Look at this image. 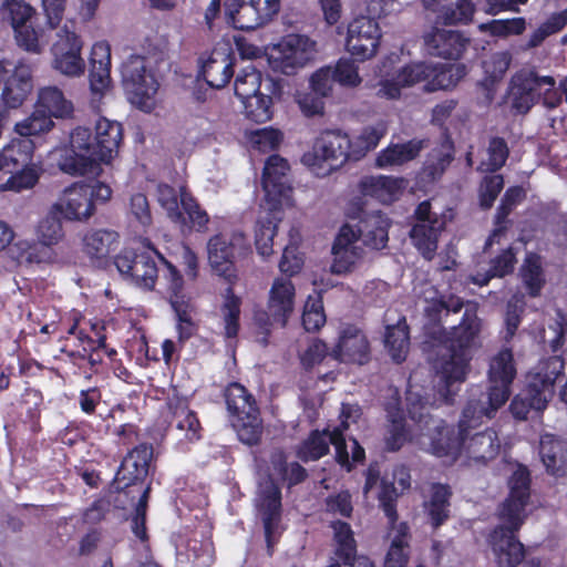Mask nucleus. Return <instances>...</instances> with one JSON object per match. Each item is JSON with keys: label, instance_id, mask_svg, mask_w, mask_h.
<instances>
[{"label": "nucleus", "instance_id": "nucleus-1", "mask_svg": "<svg viewBox=\"0 0 567 567\" xmlns=\"http://www.w3.org/2000/svg\"><path fill=\"white\" fill-rule=\"evenodd\" d=\"M385 130L382 126H365L351 138L340 128H324L313 138L309 151L300 162L316 176L323 177L339 169L347 162H357L374 150Z\"/></svg>", "mask_w": 567, "mask_h": 567}, {"label": "nucleus", "instance_id": "nucleus-2", "mask_svg": "<svg viewBox=\"0 0 567 567\" xmlns=\"http://www.w3.org/2000/svg\"><path fill=\"white\" fill-rule=\"evenodd\" d=\"M123 141L122 124L100 117L94 133L78 126L70 135V151L61 158L62 172L76 176L99 174L101 164H109L118 153Z\"/></svg>", "mask_w": 567, "mask_h": 567}, {"label": "nucleus", "instance_id": "nucleus-3", "mask_svg": "<svg viewBox=\"0 0 567 567\" xmlns=\"http://www.w3.org/2000/svg\"><path fill=\"white\" fill-rule=\"evenodd\" d=\"M517 368L513 357H491L485 400H470L461 416L462 426L483 424L508 401Z\"/></svg>", "mask_w": 567, "mask_h": 567}, {"label": "nucleus", "instance_id": "nucleus-4", "mask_svg": "<svg viewBox=\"0 0 567 567\" xmlns=\"http://www.w3.org/2000/svg\"><path fill=\"white\" fill-rule=\"evenodd\" d=\"M564 371L561 357H545L527 373L525 389L515 395L509 410L516 420H527L532 411H544L555 393V381Z\"/></svg>", "mask_w": 567, "mask_h": 567}, {"label": "nucleus", "instance_id": "nucleus-5", "mask_svg": "<svg viewBox=\"0 0 567 567\" xmlns=\"http://www.w3.org/2000/svg\"><path fill=\"white\" fill-rule=\"evenodd\" d=\"M406 401L410 416L419 423H424L425 433H420L415 442L424 451L437 456L444 457L447 462H453L461 454L462 440L460 434L454 435V431L442 420L427 417L429 402H423V396L419 389L410 385L406 393Z\"/></svg>", "mask_w": 567, "mask_h": 567}, {"label": "nucleus", "instance_id": "nucleus-6", "mask_svg": "<svg viewBox=\"0 0 567 567\" xmlns=\"http://www.w3.org/2000/svg\"><path fill=\"white\" fill-rule=\"evenodd\" d=\"M272 471L265 481L258 485L257 507L262 515L265 534L267 542L270 537L274 524L279 516L280 511V489L277 485L279 481H287L290 485L301 482L306 475L305 470L298 463H286L284 453L276 452L271 457Z\"/></svg>", "mask_w": 567, "mask_h": 567}, {"label": "nucleus", "instance_id": "nucleus-7", "mask_svg": "<svg viewBox=\"0 0 567 567\" xmlns=\"http://www.w3.org/2000/svg\"><path fill=\"white\" fill-rule=\"evenodd\" d=\"M159 256H163L150 243L145 249L124 248L114 258L118 272L137 287L153 290L158 279Z\"/></svg>", "mask_w": 567, "mask_h": 567}, {"label": "nucleus", "instance_id": "nucleus-8", "mask_svg": "<svg viewBox=\"0 0 567 567\" xmlns=\"http://www.w3.org/2000/svg\"><path fill=\"white\" fill-rule=\"evenodd\" d=\"M476 318L463 316L461 323L447 331L442 324L434 323L424 329L423 347L425 350L443 351L447 354H464L478 334Z\"/></svg>", "mask_w": 567, "mask_h": 567}, {"label": "nucleus", "instance_id": "nucleus-9", "mask_svg": "<svg viewBox=\"0 0 567 567\" xmlns=\"http://www.w3.org/2000/svg\"><path fill=\"white\" fill-rule=\"evenodd\" d=\"M380 475L381 471L378 465L369 467L363 493L367 497L372 494L379 499L390 524H393L396 522L395 501L399 495L398 488L404 491L410 487V473L404 466H399L393 471L392 481Z\"/></svg>", "mask_w": 567, "mask_h": 567}, {"label": "nucleus", "instance_id": "nucleus-10", "mask_svg": "<svg viewBox=\"0 0 567 567\" xmlns=\"http://www.w3.org/2000/svg\"><path fill=\"white\" fill-rule=\"evenodd\" d=\"M122 82L128 100L141 110L151 106L157 93L158 82L151 71H147L145 58L131 55L122 65Z\"/></svg>", "mask_w": 567, "mask_h": 567}, {"label": "nucleus", "instance_id": "nucleus-11", "mask_svg": "<svg viewBox=\"0 0 567 567\" xmlns=\"http://www.w3.org/2000/svg\"><path fill=\"white\" fill-rule=\"evenodd\" d=\"M122 82L128 100L141 110L151 106L157 93L158 82L151 71H147L145 58L131 55L122 65Z\"/></svg>", "mask_w": 567, "mask_h": 567}, {"label": "nucleus", "instance_id": "nucleus-12", "mask_svg": "<svg viewBox=\"0 0 567 567\" xmlns=\"http://www.w3.org/2000/svg\"><path fill=\"white\" fill-rule=\"evenodd\" d=\"M207 249L212 268L229 285H234L237 279L236 261L251 252L250 246L241 235L227 239L224 235L217 234L208 240Z\"/></svg>", "mask_w": 567, "mask_h": 567}, {"label": "nucleus", "instance_id": "nucleus-13", "mask_svg": "<svg viewBox=\"0 0 567 567\" xmlns=\"http://www.w3.org/2000/svg\"><path fill=\"white\" fill-rule=\"evenodd\" d=\"M83 42L74 31L66 27L58 32V39L52 44V68L60 73L76 78L84 74L85 62L82 58Z\"/></svg>", "mask_w": 567, "mask_h": 567}, {"label": "nucleus", "instance_id": "nucleus-14", "mask_svg": "<svg viewBox=\"0 0 567 567\" xmlns=\"http://www.w3.org/2000/svg\"><path fill=\"white\" fill-rule=\"evenodd\" d=\"M553 76H539L534 71L520 70L509 82V96L512 110L517 114H527L538 102L544 85H555Z\"/></svg>", "mask_w": 567, "mask_h": 567}, {"label": "nucleus", "instance_id": "nucleus-15", "mask_svg": "<svg viewBox=\"0 0 567 567\" xmlns=\"http://www.w3.org/2000/svg\"><path fill=\"white\" fill-rule=\"evenodd\" d=\"M290 165L286 158L278 154L270 155L262 169L261 185L265 192V200L272 204V210L281 208L290 198L292 187L289 182Z\"/></svg>", "mask_w": 567, "mask_h": 567}, {"label": "nucleus", "instance_id": "nucleus-16", "mask_svg": "<svg viewBox=\"0 0 567 567\" xmlns=\"http://www.w3.org/2000/svg\"><path fill=\"white\" fill-rule=\"evenodd\" d=\"M508 486L509 496L499 509V519L512 528H519L526 517L525 506L529 497V473L525 466H514Z\"/></svg>", "mask_w": 567, "mask_h": 567}, {"label": "nucleus", "instance_id": "nucleus-17", "mask_svg": "<svg viewBox=\"0 0 567 567\" xmlns=\"http://www.w3.org/2000/svg\"><path fill=\"white\" fill-rule=\"evenodd\" d=\"M380 40L379 23L372 18L359 17L348 27L346 45L355 60L363 62L377 53Z\"/></svg>", "mask_w": 567, "mask_h": 567}, {"label": "nucleus", "instance_id": "nucleus-18", "mask_svg": "<svg viewBox=\"0 0 567 567\" xmlns=\"http://www.w3.org/2000/svg\"><path fill=\"white\" fill-rule=\"evenodd\" d=\"M332 444L336 450V458L342 465L349 468V452L344 437H341L339 429L329 431H313L307 440L302 442L298 450V456L302 461H316L324 456L329 452Z\"/></svg>", "mask_w": 567, "mask_h": 567}, {"label": "nucleus", "instance_id": "nucleus-19", "mask_svg": "<svg viewBox=\"0 0 567 567\" xmlns=\"http://www.w3.org/2000/svg\"><path fill=\"white\" fill-rule=\"evenodd\" d=\"M309 39L298 34L285 37L272 49L271 59L282 73L290 75L312 58Z\"/></svg>", "mask_w": 567, "mask_h": 567}, {"label": "nucleus", "instance_id": "nucleus-20", "mask_svg": "<svg viewBox=\"0 0 567 567\" xmlns=\"http://www.w3.org/2000/svg\"><path fill=\"white\" fill-rule=\"evenodd\" d=\"M519 528H512L502 520L489 536V545L498 567H516L524 558V546L514 533Z\"/></svg>", "mask_w": 567, "mask_h": 567}, {"label": "nucleus", "instance_id": "nucleus-21", "mask_svg": "<svg viewBox=\"0 0 567 567\" xmlns=\"http://www.w3.org/2000/svg\"><path fill=\"white\" fill-rule=\"evenodd\" d=\"M33 90L31 70L18 64L3 81L0 93V109L10 115L11 111L20 109Z\"/></svg>", "mask_w": 567, "mask_h": 567}, {"label": "nucleus", "instance_id": "nucleus-22", "mask_svg": "<svg viewBox=\"0 0 567 567\" xmlns=\"http://www.w3.org/2000/svg\"><path fill=\"white\" fill-rule=\"evenodd\" d=\"M236 58L229 49L215 48L203 61L199 76L212 89L225 87L234 75Z\"/></svg>", "mask_w": 567, "mask_h": 567}, {"label": "nucleus", "instance_id": "nucleus-23", "mask_svg": "<svg viewBox=\"0 0 567 567\" xmlns=\"http://www.w3.org/2000/svg\"><path fill=\"white\" fill-rule=\"evenodd\" d=\"M427 52L446 60H458L465 52L470 40L460 31L434 28L424 37Z\"/></svg>", "mask_w": 567, "mask_h": 567}, {"label": "nucleus", "instance_id": "nucleus-24", "mask_svg": "<svg viewBox=\"0 0 567 567\" xmlns=\"http://www.w3.org/2000/svg\"><path fill=\"white\" fill-rule=\"evenodd\" d=\"M480 425L481 424L462 426L461 423L458 424L462 440L461 452L464 451L470 458L477 462H485L494 458L498 454L499 440L496 432L492 429L468 436V430Z\"/></svg>", "mask_w": 567, "mask_h": 567}, {"label": "nucleus", "instance_id": "nucleus-25", "mask_svg": "<svg viewBox=\"0 0 567 567\" xmlns=\"http://www.w3.org/2000/svg\"><path fill=\"white\" fill-rule=\"evenodd\" d=\"M69 220H85L95 212L92 190L86 183H74L64 189L60 204L55 205Z\"/></svg>", "mask_w": 567, "mask_h": 567}, {"label": "nucleus", "instance_id": "nucleus-26", "mask_svg": "<svg viewBox=\"0 0 567 567\" xmlns=\"http://www.w3.org/2000/svg\"><path fill=\"white\" fill-rule=\"evenodd\" d=\"M153 456V449L150 445L141 444L132 450L123 460L115 481L118 487H130L143 481L147 473Z\"/></svg>", "mask_w": 567, "mask_h": 567}, {"label": "nucleus", "instance_id": "nucleus-27", "mask_svg": "<svg viewBox=\"0 0 567 567\" xmlns=\"http://www.w3.org/2000/svg\"><path fill=\"white\" fill-rule=\"evenodd\" d=\"M225 13L234 28L243 31L256 30L274 19L250 0H226Z\"/></svg>", "mask_w": 567, "mask_h": 567}, {"label": "nucleus", "instance_id": "nucleus-28", "mask_svg": "<svg viewBox=\"0 0 567 567\" xmlns=\"http://www.w3.org/2000/svg\"><path fill=\"white\" fill-rule=\"evenodd\" d=\"M436 371V386L440 400L451 401L454 391L451 389L454 383L465 380L467 373V360L465 357H436L434 362Z\"/></svg>", "mask_w": 567, "mask_h": 567}, {"label": "nucleus", "instance_id": "nucleus-29", "mask_svg": "<svg viewBox=\"0 0 567 567\" xmlns=\"http://www.w3.org/2000/svg\"><path fill=\"white\" fill-rule=\"evenodd\" d=\"M295 286L289 279L277 278L270 289L268 312L269 323L285 327L293 310Z\"/></svg>", "mask_w": 567, "mask_h": 567}, {"label": "nucleus", "instance_id": "nucleus-30", "mask_svg": "<svg viewBox=\"0 0 567 567\" xmlns=\"http://www.w3.org/2000/svg\"><path fill=\"white\" fill-rule=\"evenodd\" d=\"M455 158V146L451 136L445 133L441 142L427 154L421 168L424 181L434 183L440 181Z\"/></svg>", "mask_w": 567, "mask_h": 567}, {"label": "nucleus", "instance_id": "nucleus-31", "mask_svg": "<svg viewBox=\"0 0 567 567\" xmlns=\"http://www.w3.org/2000/svg\"><path fill=\"white\" fill-rule=\"evenodd\" d=\"M90 89L103 93L111 84V47L107 41L95 42L90 54Z\"/></svg>", "mask_w": 567, "mask_h": 567}, {"label": "nucleus", "instance_id": "nucleus-32", "mask_svg": "<svg viewBox=\"0 0 567 567\" xmlns=\"http://www.w3.org/2000/svg\"><path fill=\"white\" fill-rule=\"evenodd\" d=\"M444 228L445 221H434V225L413 224L411 227L409 236L412 245L425 260L431 261L435 257L439 238Z\"/></svg>", "mask_w": 567, "mask_h": 567}, {"label": "nucleus", "instance_id": "nucleus-33", "mask_svg": "<svg viewBox=\"0 0 567 567\" xmlns=\"http://www.w3.org/2000/svg\"><path fill=\"white\" fill-rule=\"evenodd\" d=\"M425 146L426 141L417 138H412L405 143L391 144L378 154L375 159L377 166L385 168L403 165L415 159Z\"/></svg>", "mask_w": 567, "mask_h": 567}, {"label": "nucleus", "instance_id": "nucleus-34", "mask_svg": "<svg viewBox=\"0 0 567 567\" xmlns=\"http://www.w3.org/2000/svg\"><path fill=\"white\" fill-rule=\"evenodd\" d=\"M34 143L30 138H14L0 152L1 169L14 173L32 163Z\"/></svg>", "mask_w": 567, "mask_h": 567}, {"label": "nucleus", "instance_id": "nucleus-35", "mask_svg": "<svg viewBox=\"0 0 567 567\" xmlns=\"http://www.w3.org/2000/svg\"><path fill=\"white\" fill-rule=\"evenodd\" d=\"M181 210L183 213V220H172V223L197 233H206L208 230L210 220L208 213L184 186L181 187Z\"/></svg>", "mask_w": 567, "mask_h": 567}, {"label": "nucleus", "instance_id": "nucleus-36", "mask_svg": "<svg viewBox=\"0 0 567 567\" xmlns=\"http://www.w3.org/2000/svg\"><path fill=\"white\" fill-rule=\"evenodd\" d=\"M524 197L525 192L520 186H512L505 190L495 214V228L485 241L484 251L491 248L497 238L505 235L507 217Z\"/></svg>", "mask_w": 567, "mask_h": 567}, {"label": "nucleus", "instance_id": "nucleus-37", "mask_svg": "<svg viewBox=\"0 0 567 567\" xmlns=\"http://www.w3.org/2000/svg\"><path fill=\"white\" fill-rule=\"evenodd\" d=\"M402 182V178L391 176H368L360 181L359 188L363 196L373 197L382 203H391L398 198Z\"/></svg>", "mask_w": 567, "mask_h": 567}, {"label": "nucleus", "instance_id": "nucleus-38", "mask_svg": "<svg viewBox=\"0 0 567 567\" xmlns=\"http://www.w3.org/2000/svg\"><path fill=\"white\" fill-rule=\"evenodd\" d=\"M565 444L553 434H544L539 442V455L547 470L553 475L567 474V456Z\"/></svg>", "mask_w": 567, "mask_h": 567}, {"label": "nucleus", "instance_id": "nucleus-39", "mask_svg": "<svg viewBox=\"0 0 567 567\" xmlns=\"http://www.w3.org/2000/svg\"><path fill=\"white\" fill-rule=\"evenodd\" d=\"M268 213L260 216L255 228V245L257 251L267 257L272 254L274 237L277 234L278 224L281 220V208L272 210V204H268Z\"/></svg>", "mask_w": 567, "mask_h": 567}, {"label": "nucleus", "instance_id": "nucleus-40", "mask_svg": "<svg viewBox=\"0 0 567 567\" xmlns=\"http://www.w3.org/2000/svg\"><path fill=\"white\" fill-rule=\"evenodd\" d=\"M35 105L50 117L69 118L73 114V104L66 100L63 92L56 86L40 89Z\"/></svg>", "mask_w": 567, "mask_h": 567}, {"label": "nucleus", "instance_id": "nucleus-41", "mask_svg": "<svg viewBox=\"0 0 567 567\" xmlns=\"http://www.w3.org/2000/svg\"><path fill=\"white\" fill-rule=\"evenodd\" d=\"M430 71L425 84L427 92L454 87L467 73L463 63L430 65Z\"/></svg>", "mask_w": 567, "mask_h": 567}, {"label": "nucleus", "instance_id": "nucleus-42", "mask_svg": "<svg viewBox=\"0 0 567 567\" xmlns=\"http://www.w3.org/2000/svg\"><path fill=\"white\" fill-rule=\"evenodd\" d=\"M331 354H370V341L355 324H346L339 333L336 350Z\"/></svg>", "mask_w": 567, "mask_h": 567}, {"label": "nucleus", "instance_id": "nucleus-43", "mask_svg": "<svg viewBox=\"0 0 567 567\" xmlns=\"http://www.w3.org/2000/svg\"><path fill=\"white\" fill-rule=\"evenodd\" d=\"M114 244H118V234L114 230H90L83 237V250L91 259L106 258Z\"/></svg>", "mask_w": 567, "mask_h": 567}, {"label": "nucleus", "instance_id": "nucleus-44", "mask_svg": "<svg viewBox=\"0 0 567 567\" xmlns=\"http://www.w3.org/2000/svg\"><path fill=\"white\" fill-rule=\"evenodd\" d=\"M87 328L79 327V322L75 321L69 329V333L75 334L81 342V346L85 352H95L100 349H105L106 340V328L104 321L95 320L89 322Z\"/></svg>", "mask_w": 567, "mask_h": 567}, {"label": "nucleus", "instance_id": "nucleus-45", "mask_svg": "<svg viewBox=\"0 0 567 567\" xmlns=\"http://www.w3.org/2000/svg\"><path fill=\"white\" fill-rule=\"evenodd\" d=\"M519 275L529 297H538L545 286L540 256L528 252L520 267Z\"/></svg>", "mask_w": 567, "mask_h": 567}, {"label": "nucleus", "instance_id": "nucleus-46", "mask_svg": "<svg viewBox=\"0 0 567 567\" xmlns=\"http://www.w3.org/2000/svg\"><path fill=\"white\" fill-rule=\"evenodd\" d=\"M391 546L385 556L384 567H405L408 561V526L404 523L391 524Z\"/></svg>", "mask_w": 567, "mask_h": 567}, {"label": "nucleus", "instance_id": "nucleus-47", "mask_svg": "<svg viewBox=\"0 0 567 567\" xmlns=\"http://www.w3.org/2000/svg\"><path fill=\"white\" fill-rule=\"evenodd\" d=\"M241 298L235 295L233 285H229L224 295L220 312L224 322L226 338L233 339L238 336L240 329Z\"/></svg>", "mask_w": 567, "mask_h": 567}, {"label": "nucleus", "instance_id": "nucleus-48", "mask_svg": "<svg viewBox=\"0 0 567 567\" xmlns=\"http://www.w3.org/2000/svg\"><path fill=\"white\" fill-rule=\"evenodd\" d=\"M410 343V327L404 316L396 323L385 327L383 344L389 354H408Z\"/></svg>", "mask_w": 567, "mask_h": 567}, {"label": "nucleus", "instance_id": "nucleus-49", "mask_svg": "<svg viewBox=\"0 0 567 567\" xmlns=\"http://www.w3.org/2000/svg\"><path fill=\"white\" fill-rule=\"evenodd\" d=\"M176 318H177V332L178 341L184 342L193 337L198 329L197 323L193 320V312L195 310L192 303V298L186 296L184 298L169 301Z\"/></svg>", "mask_w": 567, "mask_h": 567}, {"label": "nucleus", "instance_id": "nucleus-50", "mask_svg": "<svg viewBox=\"0 0 567 567\" xmlns=\"http://www.w3.org/2000/svg\"><path fill=\"white\" fill-rule=\"evenodd\" d=\"M225 399L228 411L234 415V419L241 415H252L258 412L251 395L239 383L228 385Z\"/></svg>", "mask_w": 567, "mask_h": 567}, {"label": "nucleus", "instance_id": "nucleus-51", "mask_svg": "<svg viewBox=\"0 0 567 567\" xmlns=\"http://www.w3.org/2000/svg\"><path fill=\"white\" fill-rule=\"evenodd\" d=\"M225 399L228 411L234 415V419L241 415H252L258 412L251 395L239 383L228 385Z\"/></svg>", "mask_w": 567, "mask_h": 567}, {"label": "nucleus", "instance_id": "nucleus-52", "mask_svg": "<svg viewBox=\"0 0 567 567\" xmlns=\"http://www.w3.org/2000/svg\"><path fill=\"white\" fill-rule=\"evenodd\" d=\"M159 262L163 265L161 276L164 286L163 293L168 302L188 296L185 291V282L179 269L164 256H159Z\"/></svg>", "mask_w": 567, "mask_h": 567}, {"label": "nucleus", "instance_id": "nucleus-53", "mask_svg": "<svg viewBox=\"0 0 567 567\" xmlns=\"http://www.w3.org/2000/svg\"><path fill=\"white\" fill-rule=\"evenodd\" d=\"M351 219H358L354 225L359 236L365 235V230H373L378 225H388L389 217L380 210L367 213L360 200L350 204L347 213Z\"/></svg>", "mask_w": 567, "mask_h": 567}, {"label": "nucleus", "instance_id": "nucleus-54", "mask_svg": "<svg viewBox=\"0 0 567 567\" xmlns=\"http://www.w3.org/2000/svg\"><path fill=\"white\" fill-rule=\"evenodd\" d=\"M261 73L254 66L244 68L236 76L235 95L241 101L260 94Z\"/></svg>", "mask_w": 567, "mask_h": 567}, {"label": "nucleus", "instance_id": "nucleus-55", "mask_svg": "<svg viewBox=\"0 0 567 567\" xmlns=\"http://www.w3.org/2000/svg\"><path fill=\"white\" fill-rule=\"evenodd\" d=\"M487 162H482L478 169L482 172L495 173L499 171L509 156V147L505 138L493 136L488 141Z\"/></svg>", "mask_w": 567, "mask_h": 567}, {"label": "nucleus", "instance_id": "nucleus-56", "mask_svg": "<svg viewBox=\"0 0 567 567\" xmlns=\"http://www.w3.org/2000/svg\"><path fill=\"white\" fill-rule=\"evenodd\" d=\"M475 4L472 0H457L454 6H445L440 18L446 25L467 24L473 20Z\"/></svg>", "mask_w": 567, "mask_h": 567}, {"label": "nucleus", "instance_id": "nucleus-57", "mask_svg": "<svg viewBox=\"0 0 567 567\" xmlns=\"http://www.w3.org/2000/svg\"><path fill=\"white\" fill-rule=\"evenodd\" d=\"M481 29L497 38L520 35L526 30V20L523 17L491 20L483 23Z\"/></svg>", "mask_w": 567, "mask_h": 567}, {"label": "nucleus", "instance_id": "nucleus-58", "mask_svg": "<svg viewBox=\"0 0 567 567\" xmlns=\"http://www.w3.org/2000/svg\"><path fill=\"white\" fill-rule=\"evenodd\" d=\"M246 117L255 123H265L272 117V99L258 94L251 99L241 100Z\"/></svg>", "mask_w": 567, "mask_h": 567}, {"label": "nucleus", "instance_id": "nucleus-59", "mask_svg": "<svg viewBox=\"0 0 567 567\" xmlns=\"http://www.w3.org/2000/svg\"><path fill=\"white\" fill-rule=\"evenodd\" d=\"M53 125L54 123L52 117L35 105V110L31 116L25 121L18 123L16 125V130L21 136L28 138L29 136H37L49 132Z\"/></svg>", "mask_w": 567, "mask_h": 567}, {"label": "nucleus", "instance_id": "nucleus-60", "mask_svg": "<svg viewBox=\"0 0 567 567\" xmlns=\"http://www.w3.org/2000/svg\"><path fill=\"white\" fill-rule=\"evenodd\" d=\"M156 196L158 204L166 212L171 221L183 220L181 193L177 194V190L166 183H159L156 187Z\"/></svg>", "mask_w": 567, "mask_h": 567}, {"label": "nucleus", "instance_id": "nucleus-61", "mask_svg": "<svg viewBox=\"0 0 567 567\" xmlns=\"http://www.w3.org/2000/svg\"><path fill=\"white\" fill-rule=\"evenodd\" d=\"M334 540L337 544L336 554L349 564L355 554V543L352 530L347 523L334 522L332 524Z\"/></svg>", "mask_w": 567, "mask_h": 567}, {"label": "nucleus", "instance_id": "nucleus-62", "mask_svg": "<svg viewBox=\"0 0 567 567\" xmlns=\"http://www.w3.org/2000/svg\"><path fill=\"white\" fill-rule=\"evenodd\" d=\"M1 13L3 20H7L14 30L30 22L34 9L22 0H7L1 8Z\"/></svg>", "mask_w": 567, "mask_h": 567}, {"label": "nucleus", "instance_id": "nucleus-63", "mask_svg": "<svg viewBox=\"0 0 567 567\" xmlns=\"http://www.w3.org/2000/svg\"><path fill=\"white\" fill-rule=\"evenodd\" d=\"M302 326L308 332L318 331L326 323L322 297L309 296L302 312Z\"/></svg>", "mask_w": 567, "mask_h": 567}, {"label": "nucleus", "instance_id": "nucleus-64", "mask_svg": "<svg viewBox=\"0 0 567 567\" xmlns=\"http://www.w3.org/2000/svg\"><path fill=\"white\" fill-rule=\"evenodd\" d=\"M128 218L131 221L136 223L144 231L153 225V215L145 194L136 193L131 196Z\"/></svg>", "mask_w": 567, "mask_h": 567}]
</instances>
